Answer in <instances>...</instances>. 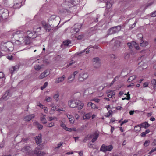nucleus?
Instances as JSON below:
<instances>
[{
  "label": "nucleus",
  "mask_w": 156,
  "mask_h": 156,
  "mask_svg": "<svg viewBox=\"0 0 156 156\" xmlns=\"http://www.w3.org/2000/svg\"><path fill=\"white\" fill-rule=\"evenodd\" d=\"M79 3V0H65L59 9V12L63 14L68 15L71 12H74L76 11L74 6Z\"/></svg>",
  "instance_id": "f257e3e1"
},
{
  "label": "nucleus",
  "mask_w": 156,
  "mask_h": 156,
  "mask_svg": "<svg viewBox=\"0 0 156 156\" xmlns=\"http://www.w3.org/2000/svg\"><path fill=\"white\" fill-rule=\"evenodd\" d=\"M0 48L2 51L6 52L12 51L13 49L14 45L11 42H2L1 43Z\"/></svg>",
  "instance_id": "f03ea898"
},
{
  "label": "nucleus",
  "mask_w": 156,
  "mask_h": 156,
  "mask_svg": "<svg viewBox=\"0 0 156 156\" xmlns=\"http://www.w3.org/2000/svg\"><path fill=\"white\" fill-rule=\"evenodd\" d=\"M9 92L7 91L5 94L0 98V105L2 107H0V110L2 111L4 108V102L7 100L10 97Z\"/></svg>",
  "instance_id": "7ed1b4c3"
},
{
  "label": "nucleus",
  "mask_w": 156,
  "mask_h": 156,
  "mask_svg": "<svg viewBox=\"0 0 156 156\" xmlns=\"http://www.w3.org/2000/svg\"><path fill=\"white\" fill-rule=\"evenodd\" d=\"M121 27L119 25L114 26L110 28L108 31V35H110L116 33L121 30Z\"/></svg>",
  "instance_id": "20e7f679"
},
{
  "label": "nucleus",
  "mask_w": 156,
  "mask_h": 156,
  "mask_svg": "<svg viewBox=\"0 0 156 156\" xmlns=\"http://www.w3.org/2000/svg\"><path fill=\"white\" fill-rule=\"evenodd\" d=\"M23 42H24L25 44L26 45H29L30 43V38L27 37H25L24 40L23 39V38H19V40H17L15 41V43L18 45H20L22 44L23 41Z\"/></svg>",
  "instance_id": "39448f33"
},
{
  "label": "nucleus",
  "mask_w": 156,
  "mask_h": 156,
  "mask_svg": "<svg viewBox=\"0 0 156 156\" xmlns=\"http://www.w3.org/2000/svg\"><path fill=\"white\" fill-rule=\"evenodd\" d=\"M113 148V147L112 145L107 146L105 144H103L100 147V151L104 152H106L107 151H111Z\"/></svg>",
  "instance_id": "423d86ee"
},
{
  "label": "nucleus",
  "mask_w": 156,
  "mask_h": 156,
  "mask_svg": "<svg viewBox=\"0 0 156 156\" xmlns=\"http://www.w3.org/2000/svg\"><path fill=\"white\" fill-rule=\"evenodd\" d=\"M9 16V12L6 9H2L0 10V18L6 19Z\"/></svg>",
  "instance_id": "0eeeda50"
},
{
  "label": "nucleus",
  "mask_w": 156,
  "mask_h": 156,
  "mask_svg": "<svg viewBox=\"0 0 156 156\" xmlns=\"http://www.w3.org/2000/svg\"><path fill=\"white\" fill-rule=\"evenodd\" d=\"M92 62L94 67L98 68L101 66V62L100 59L98 57H95L92 59Z\"/></svg>",
  "instance_id": "6e6552de"
},
{
  "label": "nucleus",
  "mask_w": 156,
  "mask_h": 156,
  "mask_svg": "<svg viewBox=\"0 0 156 156\" xmlns=\"http://www.w3.org/2000/svg\"><path fill=\"white\" fill-rule=\"evenodd\" d=\"M79 101L77 100H70L68 102L69 106L71 108H76L77 107Z\"/></svg>",
  "instance_id": "1a4fd4ad"
},
{
  "label": "nucleus",
  "mask_w": 156,
  "mask_h": 156,
  "mask_svg": "<svg viewBox=\"0 0 156 156\" xmlns=\"http://www.w3.org/2000/svg\"><path fill=\"white\" fill-rule=\"evenodd\" d=\"M88 76V75L87 73L82 72L80 74L78 80L82 82L86 80Z\"/></svg>",
  "instance_id": "9d476101"
},
{
  "label": "nucleus",
  "mask_w": 156,
  "mask_h": 156,
  "mask_svg": "<svg viewBox=\"0 0 156 156\" xmlns=\"http://www.w3.org/2000/svg\"><path fill=\"white\" fill-rule=\"evenodd\" d=\"M41 149L40 147H37L35 149L34 153L37 156H43L45 155V153L41 151Z\"/></svg>",
  "instance_id": "9b49d317"
},
{
  "label": "nucleus",
  "mask_w": 156,
  "mask_h": 156,
  "mask_svg": "<svg viewBox=\"0 0 156 156\" xmlns=\"http://www.w3.org/2000/svg\"><path fill=\"white\" fill-rule=\"evenodd\" d=\"M27 37L30 39H34L37 37V35L36 32H31L30 31H27Z\"/></svg>",
  "instance_id": "f8f14e48"
},
{
  "label": "nucleus",
  "mask_w": 156,
  "mask_h": 156,
  "mask_svg": "<svg viewBox=\"0 0 156 156\" xmlns=\"http://www.w3.org/2000/svg\"><path fill=\"white\" fill-rule=\"evenodd\" d=\"M22 0H14L13 7L15 9H19L22 5Z\"/></svg>",
  "instance_id": "ddd939ff"
},
{
  "label": "nucleus",
  "mask_w": 156,
  "mask_h": 156,
  "mask_svg": "<svg viewBox=\"0 0 156 156\" xmlns=\"http://www.w3.org/2000/svg\"><path fill=\"white\" fill-rule=\"evenodd\" d=\"M50 73V72L49 70H46L40 74L39 77L40 79H42L48 76Z\"/></svg>",
  "instance_id": "4468645a"
},
{
  "label": "nucleus",
  "mask_w": 156,
  "mask_h": 156,
  "mask_svg": "<svg viewBox=\"0 0 156 156\" xmlns=\"http://www.w3.org/2000/svg\"><path fill=\"white\" fill-rule=\"evenodd\" d=\"M141 39V42L140 43V45L142 47H145L147 46L148 44V42L146 41H144L143 40V35L141 34H138Z\"/></svg>",
  "instance_id": "2eb2a0df"
},
{
  "label": "nucleus",
  "mask_w": 156,
  "mask_h": 156,
  "mask_svg": "<svg viewBox=\"0 0 156 156\" xmlns=\"http://www.w3.org/2000/svg\"><path fill=\"white\" fill-rule=\"evenodd\" d=\"M81 27L82 25L81 24L77 23L75 24L73 27V30L76 32H77L79 31L80 30Z\"/></svg>",
  "instance_id": "dca6fc26"
},
{
  "label": "nucleus",
  "mask_w": 156,
  "mask_h": 156,
  "mask_svg": "<svg viewBox=\"0 0 156 156\" xmlns=\"http://www.w3.org/2000/svg\"><path fill=\"white\" fill-rule=\"evenodd\" d=\"M65 78V76L63 75L62 76L57 78L55 82L56 83H58L60 82H62L64 81Z\"/></svg>",
  "instance_id": "f3484780"
},
{
  "label": "nucleus",
  "mask_w": 156,
  "mask_h": 156,
  "mask_svg": "<svg viewBox=\"0 0 156 156\" xmlns=\"http://www.w3.org/2000/svg\"><path fill=\"white\" fill-rule=\"evenodd\" d=\"M35 141L36 143L37 144H39L41 143L42 141L41 135V134L38 135V136H36L35 138Z\"/></svg>",
  "instance_id": "a211bd4d"
},
{
  "label": "nucleus",
  "mask_w": 156,
  "mask_h": 156,
  "mask_svg": "<svg viewBox=\"0 0 156 156\" xmlns=\"http://www.w3.org/2000/svg\"><path fill=\"white\" fill-rule=\"evenodd\" d=\"M34 117V114H31L28 115L27 116L24 118V120L25 121H29L31 120Z\"/></svg>",
  "instance_id": "6ab92c4d"
},
{
  "label": "nucleus",
  "mask_w": 156,
  "mask_h": 156,
  "mask_svg": "<svg viewBox=\"0 0 156 156\" xmlns=\"http://www.w3.org/2000/svg\"><path fill=\"white\" fill-rule=\"evenodd\" d=\"M112 4L113 2L111 0L107 1L106 2V9H109L112 7Z\"/></svg>",
  "instance_id": "aec40b11"
},
{
  "label": "nucleus",
  "mask_w": 156,
  "mask_h": 156,
  "mask_svg": "<svg viewBox=\"0 0 156 156\" xmlns=\"http://www.w3.org/2000/svg\"><path fill=\"white\" fill-rule=\"evenodd\" d=\"M18 69V66H16L11 67L10 69V71L11 73L12 74L15 71Z\"/></svg>",
  "instance_id": "412c9836"
},
{
  "label": "nucleus",
  "mask_w": 156,
  "mask_h": 156,
  "mask_svg": "<svg viewBox=\"0 0 156 156\" xmlns=\"http://www.w3.org/2000/svg\"><path fill=\"white\" fill-rule=\"evenodd\" d=\"M99 135V134L97 132L95 133L94 134V137L92 139L91 141L93 143L95 142L98 138Z\"/></svg>",
  "instance_id": "4be33fe9"
},
{
  "label": "nucleus",
  "mask_w": 156,
  "mask_h": 156,
  "mask_svg": "<svg viewBox=\"0 0 156 156\" xmlns=\"http://www.w3.org/2000/svg\"><path fill=\"white\" fill-rule=\"evenodd\" d=\"M75 77L73 75H72L71 74L69 75L68 78V82L69 83H71L74 80Z\"/></svg>",
  "instance_id": "5701e85b"
},
{
  "label": "nucleus",
  "mask_w": 156,
  "mask_h": 156,
  "mask_svg": "<svg viewBox=\"0 0 156 156\" xmlns=\"http://www.w3.org/2000/svg\"><path fill=\"white\" fill-rule=\"evenodd\" d=\"M140 125L141 127L144 128L145 129L148 128V127L150 126L147 122L143 123L141 124H140Z\"/></svg>",
  "instance_id": "b1692460"
},
{
  "label": "nucleus",
  "mask_w": 156,
  "mask_h": 156,
  "mask_svg": "<svg viewBox=\"0 0 156 156\" xmlns=\"http://www.w3.org/2000/svg\"><path fill=\"white\" fill-rule=\"evenodd\" d=\"M83 106L84 104L79 101V102H78V104L77 105L76 107L78 108L79 110H80L83 108Z\"/></svg>",
  "instance_id": "393cba45"
},
{
  "label": "nucleus",
  "mask_w": 156,
  "mask_h": 156,
  "mask_svg": "<svg viewBox=\"0 0 156 156\" xmlns=\"http://www.w3.org/2000/svg\"><path fill=\"white\" fill-rule=\"evenodd\" d=\"M58 18V17H56L55 16L52 15L50 18L49 19V21L50 22L53 21L55 22Z\"/></svg>",
  "instance_id": "a878e982"
},
{
  "label": "nucleus",
  "mask_w": 156,
  "mask_h": 156,
  "mask_svg": "<svg viewBox=\"0 0 156 156\" xmlns=\"http://www.w3.org/2000/svg\"><path fill=\"white\" fill-rule=\"evenodd\" d=\"M43 65L41 66L37 64L34 66V69L36 71H39L43 68Z\"/></svg>",
  "instance_id": "bb28decb"
},
{
  "label": "nucleus",
  "mask_w": 156,
  "mask_h": 156,
  "mask_svg": "<svg viewBox=\"0 0 156 156\" xmlns=\"http://www.w3.org/2000/svg\"><path fill=\"white\" fill-rule=\"evenodd\" d=\"M63 56V55H57L55 57V59L58 61H62V59H63L62 58Z\"/></svg>",
  "instance_id": "cd10ccee"
},
{
  "label": "nucleus",
  "mask_w": 156,
  "mask_h": 156,
  "mask_svg": "<svg viewBox=\"0 0 156 156\" xmlns=\"http://www.w3.org/2000/svg\"><path fill=\"white\" fill-rule=\"evenodd\" d=\"M46 116L45 115H43V116L41 117L40 118V120L44 124H45L47 123L46 119L45 117Z\"/></svg>",
  "instance_id": "c85d7f7f"
},
{
  "label": "nucleus",
  "mask_w": 156,
  "mask_h": 156,
  "mask_svg": "<svg viewBox=\"0 0 156 156\" xmlns=\"http://www.w3.org/2000/svg\"><path fill=\"white\" fill-rule=\"evenodd\" d=\"M91 115L90 113H87L84 115L83 116V119L84 120L89 119L91 116Z\"/></svg>",
  "instance_id": "c756f323"
},
{
  "label": "nucleus",
  "mask_w": 156,
  "mask_h": 156,
  "mask_svg": "<svg viewBox=\"0 0 156 156\" xmlns=\"http://www.w3.org/2000/svg\"><path fill=\"white\" fill-rule=\"evenodd\" d=\"M41 29V27L39 26H35L34 27V30L35 32H39Z\"/></svg>",
  "instance_id": "7c9ffc66"
},
{
  "label": "nucleus",
  "mask_w": 156,
  "mask_h": 156,
  "mask_svg": "<svg viewBox=\"0 0 156 156\" xmlns=\"http://www.w3.org/2000/svg\"><path fill=\"white\" fill-rule=\"evenodd\" d=\"M35 125L38 128V129L41 130L42 129L43 126L40 124L38 122H36L35 123Z\"/></svg>",
  "instance_id": "2f4dec72"
},
{
  "label": "nucleus",
  "mask_w": 156,
  "mask_h": 156,
  "mask_svg": "<svg viewBox=\"0 0 156 156\" xmlns=\"http://www.w3.org/2000/svg\"><path fill=\"white\" fill-rule=\"evenodd\" d=\"M141 127L140 125L136 126L134 128V130L136 132H138L139 131L141 128Z\"/></svg>",
  "instance_id": "473e14b6"
},
{
  "label": "nucleus",
  "mask_w": 156,
  "mask_h": 156,
  "mask_svg": "<svg viewBox=\"0 0 156 156\" xmlns=\"http://www.w3.org/2000/svg\"><path fill=\"white\" fill-rule=\"evenodd\" d=\"M59 94L58 93H57L54 95L53 98L57 102L59 101Z\"/></svg>",
  "instance_id": "72a5a7b5"
},
{
  "label": "nucleus",
  "mask_w": 156,
  "mask_h": 156,
  "mask_svg": "<svg viewBox=\"0 0 156 156\" xmlns=\"http://www.w3.org/2000/svg\"><path fill=\"white\" fill-rule=\"evenodd\" d=\"M136 77V76L135 75L130 76L128 80V81L130 82L134 80H135Z\"/></svg>",
  "instance_id": "f704fd0d"
},
{
  "label": "nucleus",
  "mask_w": 156,
  "mask_h": 156,
  "mask_svg": "<svg viewBox=\"0 0 156 156\" xmlns=\"http://www.w3.org/2000/svg\"><path fill=\"white\" fill-rule=\"evenodd\" d=\"M132 45H133L135 48L137 50H139L140 49V47L138 46V44L135 42H132Z\"/></svg>",
  "instance_id": "c9c22d12"
},
{
  "label": "nucleus",
  "mask_w": 156,
  "mask_h": 156,
  "mask_svg": "<svg viewBox=\"0 0 156 156\" xmlns=\"http://www.w3.org/2000/svg\"><path fill=\"white\" fill-rule=\"evenodd\" d=\"M151 83L153 86V88L155 89L156 88V80L153 79L151 81Z\"/></svg>",
  "instance_id": "e433bc0d"
},
{
  "label": "nucleus",
  "mask_w": 156,
  "mask_h": 156,
  "mask_svg": "<svg viewBox=\"0 0 156 156\" xmlns=\"http://www.w3.org/2000/svg\"><path fill=\"white\" fill-rule=\"evenodd\" d=\"M88 147L89 148H93V149L95 148V146L94 144H91L90 143H89L88 144Z\"/></svg>",
  "instance_id": "4c0bfd02"
},
{
  "label": "nucleus",
  "mask_w": 156,
  "mask_h": 156,
  "mask_svg": "<svg viewBox=\"0 0 156 156\" xmlns=\"http://www.w3.org/2000/svg\"><path fill=\"white\" fill-rule=\"evenodd\" d=\"M58 22H57L56 24L55 25H52L51 27L52 28V30L55 31H56L57 30L58 28L57 27V26L58 25Z\"/></svg>",
  "instance_id": "58836bf2"
},
{
  "label": "nucleus",
  "mask_w": 156,
  "mask_h": 156,
  "mask_svg": "<svg viewBox=\"0 0 156 156\" xmlns=\"http://www.w3.org/2000/svg\"><path fill=\"white\" fill-rule=\"evenodd\" d=\"M71 42L70 41H64L63 43V44L66 46H68L69 44H71Z\"/></svg>",
  "instance_id": "ea45409f"
},
{
  "label": "nucleus",
  "mask_w": 156,
  "mask_h": 156,
  "mask_svg": "<svg viewBox=\"0 0 156 156\" xmlns=\"http://www.w3.org/2000/svg\"><path fill=\"white\" fill-rule=\"evenodd\" d=\"M30 147L29 146H26L22 148V150L23 151H27L30 150Z\"/></svg>",
  "instance_id": "a19ab883"
},
{
  "label": "nucleus",
  "mask_w": 156,
  "mask_h": 156,
  "mask_svg": "<svg viewBox=\"0 0 156 156\" xmlns=\"http://www.w3.org/2000/svg\"><path fill=\"white\" fill-rule=\"evenodd\" d=\"M87 50V49H85L84 50L81 51L80 52H78L76 53L75 54L77 55H81L83 53H84Z\"/></svg>",
  "instance_id": "79ce46f5"
},
{
  "label": "nucleus",
  "mask_w": 156,
  "mask_h": 156,
  "mask_svg": "<svg viewBox=\"0 0 156 156\" xmlns=\"http://www.w3.org/2000/svg\"><path fill=\"white\" fill-rule=\"evenodd\" d=\"M60 126L66 131H67L68 129V128L66 126V125L63 122H62V123L61 124Z\"/></svg>",
  "instance_id": "37998d69"
},
{
  "label": "nucleus",
  "mask_w": 156,
  "mask_h": 156,
  "mask_svg": "<svg viewBox=\"0 0 156 156\" xmlns=\"http://www.w3.org/2000/svg\"><path fill=\"white\" fill-rule=\"evenodd\" d=\"M43 27L45 30H48V31H50L51 29L49 28V26L48 25L45 24L43 26Z\"/></svg>",
  "instance_id": "c03bdc74"
},
{
  "label": "nucleus",
  "mask_w": 156,
  "mask_h": 156,
  "mask_svg": "<svg viewBox=\"0 0 156 156\" xmlns=\"http://www.w3.org/2000/svg\"><path fill=\"white\" fill-rule=\"evenodd\" d=\"M24 32L23 31L18 30L16 32L15 35H18L20 34H23Z\"/></svg>",
  "instance_id": "a18cd8bd"
},
{
  "label": "nucleus",
  "mask_w": 156,
  "mask_h": 156,
  "mask_svg": "<svg viewBox=\"0 0 156 156\" xmlns=\"http://www.w3.org/2000/svg\"><path fill=\"white\" fill-rule=\"evenodd\" d=\"M67 131H77L76 129L75 128H68V129L67 130Z\"/></svg>",
  "instance_id": "49530a36"
},
{
  "label": "nucleus",
  "mask_w": 156,
  "mask_h": 156,
  "mask_svg": "<svg viewBox=\"0 0 156 156\" xmlns=\"http://www.w3.org/2000/svg\"><path fill=\"white\" fill-rule=\"evenodd\" d=\"M51 100L52 98L50 97H48L45 99V101L47 102H50L51 101Z\"/></svg>",
  "instance_id": "de8ad7c7"
},
{
  "label": "nucleus",
  "mask_w": 156,
  "mask_h": 156,
  "mask_svg": "<svg viewBox=\"0 0 156 156\" xmlns=\"http://www.w3.org/2000/svg\"><path fill=\"white\" fill-rule=\"evenodd\" d=\"M115 95V93L114 91L112 92V93L111 94H108L107 96L109 98H112Z\"/></svg>",
  "instance_id": "09e8293b"
},
{
  "label": "nucleus",
  "mask_w": 156,
  "mask_h": 156,
  "mask_svg": "<svg viewBox=\"0 0 156 156\" xmlns=\"http://www.w3.org/2000/svg\"><path fill=\"white\" fill-rule=\"evenodd\" d=\"M129 54L126 53L125 54L124 57L126 59H127L129 58Z\"/></svg>",
  "instance_id": "8fccbe9b"
},
{
  "label": "nucleus",
  "mask_w": 156,
  "mask_h": 156,
  "mask_svg": "<svg viewBox=\"0 0 156 156\" xmlns=\"http://www.w3.org/2000/svg\"><path fill=\"white\" fill-rule=\"evenodd\" d=\"M91 108L92 109H98V106H96L95 104L94 103H92L91 106Z\"/></svg>",
  "instance_id": "3c124183"
},
{
  "label": "nucleus",
  "mask_w": 156,
  "mask_h": 156,
  "mask_svg": "<svg viewBox=\"0 0 156 156\" xmlns=\"http://www.w3.org/2000/svg\"><path fill=\"white\" fill-rule=\"evenodd\" d=\"M83 37H84L83 35H82V34L80 35H79L77 37V39L78 40H81L82 39V38H83Z\"/></svg>",
  "instance_id": "603ef678"
},
{
  "label": "nucleus",
  "mask_w": 156,
  "mask_h": 156,
  "mask_svg": "<svg viewBox=\"0 0 156 156\" xmlns=\"http://www.w3.org/2000/svg\"><path fill=\"white\" fill-rule=\"evenodd\" d=\"M149 140H146L145 141L144 144V145L145 146H147L149 145Z\"/></svg>",
  "instance_id": "864d4df0"
},
{
  "label": "nucleus",
  "mask_w": 156,
  "mask_h": 156,
  "mask_svg": "<svg viewBox=\"0 0 156 156\" xmlns=\"http://www.w3.org/2000/svg\"><path fill=\"white\" fill-rule=\"evenodd\" d=\"M54 123L53 122H51V123H49L48 125V126L49 127H51L53 126H54Z\"/></svg>",
  "instance_id": "5fc2aeb1"
},
{
  "label": "nucleus",
  "mask_w": 156,
  "mask_h": 156,
  "mask_svg": "<svg viewBox=\"0 0 156 156\" xmlns=\"http://www.w3.org/2000/svg\"><path fill=\"white\" fill-rule=\"evenodd\" d=\"M62 144V143L60 142L58 144L57 147L55 148V149H58L60 148Z\"/></svg>",
  "instance_id": "6e6d98bb"
},
{
  "label": "nucleus",
  "mask_w": 156,
  "mask_h": 156,
  "mask_svg": "<svg viewBox=\"0 0 156 156\" xmlns=\"http://www.w3.org/2000/svg\"><path fill=\"white\" fill-rule=\"evenodd\" d=\"M37 105L39 106V107H40L42 108H43L44 107L42 104L40 103H38Z\"/></svg>",
  "instance_id": "4d7b16f0"
},
{
  "label": "nucleus",
  "mask_w": 156,
  "mask_h": 156,
  "mask_svg": "<svg viewBox=\"0 0 156 156\" xmlns=\"http://www.w3.org/2000/svg\"><path fill=\"white\" fill-rule=\"evenodd\" d=\"M69 121L70 122V123L73 124L74 123V118H70V119H69Z\"/></svg>",
  "instance_id": "13d9d810"
},
{
  "label": "nucleus",
  "mask_w": 156,
  "mask_h": 156,
  "mask_svg": "<svg viewBox=\"0 0 156 156\" xmlns=\"http://www.w3.org/2000/svg\"><path fill=\"white\" fill-rule=\"evenodd\" d=\"M130 94H129V95H128L126 97H125L124 98H122V100H124V99H126L127 100H129L130 99Z\"/></svg>",
  "instance_id": "bf43d9fd"
},
{
  "label": "nucleus",
  "mask_w": 156,
  "mask_h": 156,
  "mask_svg": "<svg viewBox=\"0 0 156 156\" xmlns=\"http://www.w3.org/2000/svg\"><path fill=\"white\" fill-rule=\"evenodd\" d=\"M92 47V46H90L88 47H87V48H86V49H88V50L86 51V53L88 54L89 53V52L90 51V49Z\"/></svg>",
  "instance_id": "052dcab7"
},
{
  "label": "nucleus",
  "mask_w": 156,
  "mask_h": 156,
  "mask_svg": "<svg viewBox=\"0 0 156 156\" xmlns=\"http://www.w3.org/2000/svg\"><path fill=\"white\" fill-rule=\"evenodd\" d=\"M156 151V147L153 148L150 151L149 153L151 154Z\"/></svg>",
  "instance_id": "680f3d73"
},
{
  "label": "nucleus",
  "mask_w": 156,
  "mask_h": 156,
  "mask_svg": "<svg viewBox=\"0 0 156 156\" xmlns=\"http://www.w3.org/2000/svg\"><path fill=\"white\" fill-rule=\"evenodd\" d=\"M55 118H56V117H50L48 118V120L50 121H51L53 120Z\"/></svg>",
  "instance_id": "e2e57ef3"
},
{
  "label": "nucleus",
  "mask_w": 156,
  "mask_h": 156,
  "mask_svg": "<svg viewBox=\"0 0 156 156\" xmlns=\"http://www.w3.org/2000/svg\"><path fill=\"white\" fill-rule=\"evenodd\" d=\"M4 77V75L2 72H0V79L3 78Z\"/></svg>",
  "instance_id": "0e129e2a"
},
{
  "label": "nucleus",
  "mask_w": 156,
  "mask_h": 156,
  "mask_svg": "<svg viewBox=\"0 0 156 156\" xmlns=\"http://www.w3.org/2000/svg\"><path fill=\"white\" fill-rule=\"evenodd\" d=\"M151 16L152 17H155L156 16V11L151 13Z\"/></svg>",
  "instance_id": "69168bd1"
},
{
  "label": "nucleus",
  "mask_w": 156,
  "mask_h": 156,
  "mask_svg": "<svg viewBox=\"0 0 156 156\" xmlns=\"http://www.w3.org/2000/svg\"><path fill=\"white\" fill-rule=\"evenodd\" d=\"M93 100L94 101H95V102H97V103L99 102L100 101V100L98 98L94 99Z\"/></svg>",
  "instance_id": "338daca9"
},
{
  "label": "nucleus",
  "mask_w": 156,
  "mask_h": 156,
  "mask_svg": "<svg viewBox=\"0 0 156 156\" xmlns=\"http://www.w3.org/2000/svg\"><path fill=\"white\" fill-rule=\"evenodd\" d=\"M57 110L58 111H64L65 110V109L64 108H59Z\"/></svg>",
  "instance_id": "774afa93"
}]
</instances>
